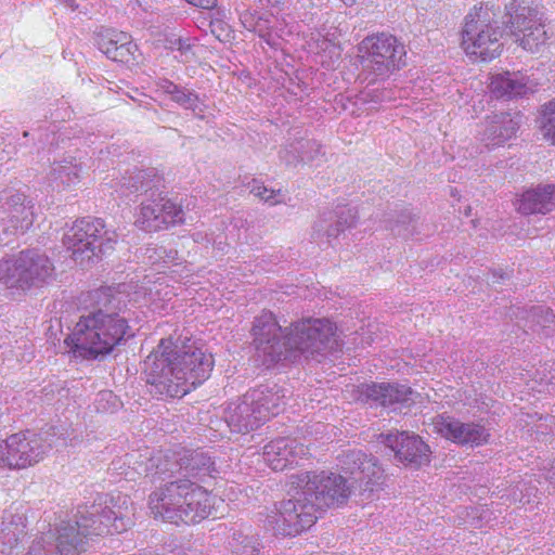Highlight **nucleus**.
I'll return each instance as SVG.
<instances>
[{"mask_svg":"<svg viewBox=\"0 0 555 555\" xmlns=\"http://www.w3.org/2000/svg\"><path fill=\"white\" fill-rule=\"evenodd\" d=\"M64 4H65V7L69 8L72 11H75L78 8L75 0H64Z\"/></svg>","mask_w":555,"mask_h":555,"instance_id":"obj_39","label":"nucleus"},{"mask_svg":"<svg viewBox=\"0 0 555 555\" xmlns=\"http://www.w3.org/2000/svg\"><path fill=\"white\" fill-rule=\"evenodd\" d=\"M383 442L396 454L399 462L420 467L429 462V447L416 435L406 431L380 434Z\"/></svg>","mask_w":555,"mask_h":555,"instance_id":"obj_17","label":"nucleus"},{"mask_svg":"<svg viewBox=\"0 0 555 555\" xmlns=\"http://www.w3.org/2000/svg\"><path fill=\"white\" fill-rule=\"evenodd\" d=\"M163 182V177L155 168L137 170L122 178L124 195L137 193L145 196L135 220V224L144 231L156 232L184 221L181 206L167 198L160 191Z\"/></svg>","mask_w":555,"mask_h":555,"instance_id":"obj_7","label":"nucleus"},{"mask_svg":"<svg viewBox=\"0 0 555 555\" xmlns=\"http://www.w3.org/2000/svg\"><path fill=\"white\" fill-rule=\"evenodd\" d=\"M338 461L341 469L350 475L351 486L345 477L330 472H305L293 481L304 490V494L308 495L319 512L346 503L353 485L363 491H373L384 478L378 460L361 450L344 452Z\"/></svg>","mask_w":555,"mask_h":555,"instance_id":"obj_4","label":"nucleus"},{"mask_svg":"<svg viewBox=\"0 0 555 555\" xmlns=\"http://www.w3.org/2000/svg\"><path fill=\"white\" fill-rule=\"evenodd\" d=\"M240 21L244 28L258 34L269 47L279 49L281 47V37L272 30L270 21L257 11L245 9L240 12Z\"/></svg>","mask_w":555,"mask_h":555,"instance_id":"obj_27","label":"nucleus"},{"mask_svg":"<svg viewBox=\"0 0 555 555\" xmlns=\"http://www.w3.org/2000/svg\"><path fill=\"white\" fill-rule=\"evenodd\" d=\"M431 425L435 433L461 446L479 447L490 439L489 429L485 426L474 422L463 423L449 415H437Z\"/></svg>","mask_w":555,"mask_h":555,"instance_id":"obj_16","label":"nucleus"},{"mask_svg":"<svg viewBox=\"0 0 555 555\" xmlns=\"http://www.w3.org/2000/svg\"><path fill=\"white\" fill-rule=\"evenodd\" d=\"M301 155H315V152L312 150H304V153H300Z\"/></svg>","mask_w":555,"mask_h":555,"instance_id":"obj_42","label":"nucleus"},{"mask_svg":"<svg viewBox=\"0 0 555 555\" xmlns=\"http://www.w3.org/2000/svg\"><path fill=\"white\" fill-rule=\"evenodd\" d=\"M503 28L492 7H474L465 16L462 29V47L465 53L482 62L498 57L503 48Z\"/></svg>","mask_w":555,"mask_h":555,"instance_id":"obj_8","label":"nucleus"},{"mask_svg":"<svg viewBox=\"0 0 555 555\" xmlns=\"http://www.w3.org/2000/svg\"><path fill=\"white\" fill-rule=\"evenodd\" d=\"M547 479L555 482V462L552 464V467L546 476Z\"/></svg>","mask_w":555,"mask_h":555,"instance_id":"obj_40","label":"nucleus"},{"mask_svg":"<svg viewBox=\"0 0 555 555\" xmlns=\"http://www.w3.org/2000/svg\"><path fill=\"white\" fill-rule=\"evenodd\" d=\"M80 164L74 157L68 156L53 163L49 179L53 188L66 189L80 181Z\"/></svg>","mask_w":555,"mask_h":555,"instance_id":"obj_28","label":"nucleus"},{"mask_svg":"<svg viewBox=\"0 0 555 555\" xmlns=\"http://www.w3.org/2000/svg\"><path fill=\"white\" fill-rule=\"evenodd\" d=\"M506 15L513 36L525 50L534 52L545 43L546 31L533 0H512L506 5Z\"/></svg>","mask_w":555,"mask_h":555,"instance_id":"obj_14","label":"nucleus"},{"mask_svg":"<svg viewBox=\"0 0 555 555\" xmlns=\"http://www.w3.org/2000/svg\"><path fill=\"white\" fill-rule=\"evenodd\" d=\"M555 209V184H540L527 190L519 199L518 210L524 215H546Z\"/></svg>","mask_w":555,"mask_h":555,"instance_id":"obj_25","label":"nucleus"},{"mask_svg":"<svg viewBox=\"0 0 555 555\" xmlns=\"http://www.w3.org/2000/svg\"><path fill=\"white\" fill-rule=\"evenodd\" d=\"M540 128L543 137L555 144V100H552L542 106Z\"/></svg>","mask_w":555,"mask_h":555,"instance_id":"obj_33","label":"nucleus"},{"mask_svg":"<svg viewBox=\"0 0 555 555\" xmlns=\"http://www.w3.org/2000/svg\"><path fill=\"white\" fill-rule=\"evenodd\" d=\"M156 86L164 93L168 94L170 96V99H172V96L176 94V91H178L179 88L181 87L166 78L159 79L156 82Z\"/></svg>","mask_w":555,"mask_h":555,"instance_id":"obj_36","label":"nucleus"},{"mask_svg":"<svg viewBox=\"0 0 555 555\" xmlns=\"http://www.w3.org/2000/svg\"><path fill=\"white\" fill-rule=\"evenodd\" d=\"M531 314L538 319V323L546 326L550 323H555V314L553 311L544 306H535L531 308Z\"/></svg>","mask_w":555,"mask_h":555,"instance_id":"obj_35","label":"nucleus"},{"mask_svg":"<svg viewBox=\"0 0 555 555\" xmlns=\"http://www.w3.org/2000/svg\"><path fill=\"white\" fill-rule=\"evenodd\" d=\"M102 397H103V399H106L108 397H112V393L111 392H104V393H102Z\"/></svg>","mask_w":555,"mask_h":555,"instance_id":"obj_43","label":"nucleus"},{"mask_svg":"<svg viewBox=\"0 0 555 555\" xmlns=\"http://www.w3.org/2000/svg\"><path fill=\"white\" fill-rule=\"evenodd\" d=\"M249 192L256 197L260 198L261 201L270 205H276L278 203L282 202V199L280 198V190H270L258 181H253V183L249 185Z\"/></svg>","mask_w":555,"mask_h":555,"instance_id":"obj_34","label":"nucleus"},{"mask_svg":"<svg viewBox=\"0 0 555 555\" xmlns=\"http://www.w3.org/2000/svg\"><path fill=\"white\" fill-rule=\"evenodd\" d=\"M335 325L327 319L307 318L282 328L272 312L255 318L251 335L256 358L266 367L280 361L314 358L335 343Z\"/></svg>","mask_w":555,"mask_h":555,"instance_id":"obj_2","label":"nucleus"},{"mask_svg":"<svg viewBox=\"0 0 555 555\" xmlns=\"http://www.w3.org/2000/svg\"><path fill=\"white\" fill-rule=\"evenodd\" d=\"M99 50L115 62L129 63L135 60L137 44L129 34L116 29H104L98 34Z\"/></svg>","mask_w":555,"mask_h":555,"instance_id":"obj_21","label":"nucleus"},{"mask_svg":"<svg viewBox=\"0 0 555 555\" xmlns=\"http://www.w3.org/2000/svg\"><path fill=\"white\" fill-rule=\"evenodd\" d=\"M318 513L312 501L298 488L292 499L274 503L266 516L264 528L275 535L295 537L317 521Z\"/></svg>","mask_w":555,"mask_h":555,"instance_id":"obj_10","label":"nucleus"},{"mask_svg":"<svg viewBox=\"0 0 555 555\" xmlns=\"http://www.w3.org/2000/svg\"><path fill=\"white\" fill-rule=\"evenodd\" d=\"M28 135H29V132H28V131H24V132H23V137H24V138H27Z\"/></svg>","mask_w":555,"mask_h":555,"instance_id":"obj_46","label":"nucleus"},{"mask_svg":"<svg viewBox=\"0 0 555 555\" xmlns=\"http://www.w3.org/2000/svg\"><path fill=\"white\" fill-rule=\"evenodd\" d=\"M162 253H165V249H164V248H160V249H159V254H162ZM159 258H162V255H159Z\"/></svg>","mask_w":555,"mask_h":555,"instance_id":"obj_47","label":"nucleus"},{"mask_svg":"<svg viewBox=\"0 0 555 555\" xmlns=\"http://www.w3.org/2000/svg\"><path fill=\"white\" fill-rule=\"evenodd\" d=\"M176 44H178V50L180 51L181 53V56H184V59H182V61H189V54L191 53V46L183 39L179 38L177 41H176Z\"/></svg>","mask_w":555,"mask_h":555,"instance_id":"obj_37","label":"nucleus"},{"mask_svg":"<svg viewBox=\"0 0 555 555\" xmlns=\"http://www.w3.org/2000/svg\"><path fill=\"white\" fill-rule=\"evenodd\" d=\"M75 525L66 524L57 530V535L44 534L33 542L26 555H77L83 551L85 539L91 535L114 534L125 531L132 522L129 512L115 511L109 506L90 513L81 512Z\"/></svg>","mask_w":555,"mask_h":555,"instance_id":"obj_6","label":"nucleus"},{"mask_svg":"<svg viewBox=\"0 0 555 555\" xmlns=\"http://www.w3.org/2000/svg\"><path fill=\"white\" fill-rule=\"evenodd\" d=\"M335 221L327 224L326 220H319L314 227V233L320 236H326L327 240L336 238L346 229L354 225L357 211L353 207H340L335 211Z\"/></svg>","mask_w":555,"mask_h":555,"instance_id":"obj_29","label":"nucleus"},{"mask_svg":"<svg viewBox=\"0 0 555 555\" xmlns=\"http://www.w3.org/2000/svg\"><path fill=\"white\" fill-rule=\"evenodd\" d=\"M146 472L152 482H160L149 498L155 518L191 525L210 515L215 496L197 483L215 472V463L208 454L198 450L159 452L149 460Z\"/></svg>","mask_w":555,"mask_h":555,"instance_id":"obj_1","label":"nucleus"},{"mask_svg":"<svg viewBox=\"0 0 555 555\" xmlns=\"http://www.w3.org/2000/svg\"><path fill=\"white\" fill-rule=\"evenodd\" d=\"M214 359L203 346L190 338L162 339L144 361L151 392L181 398L210 375Z\"/></svg>","mask_w":555,"mask_h":555,"instance_id":"obj_3","label":"nucleus"},{"mask_svg":"<svg viewBox=\"0 0 555 555\" xmlns=\"http://www.w3.org/2000/svg\"><path fill=\"white\" fill-rule=\"evenodd\" d=\"M491 94L496 99H513L527 93L528 80L520 72H503L491 77Z\"/></svg>","mask_w":555,"mask_h":555,"instance_id":"obj_26","label":"nucleus"},{"mask_svg":"<svg viewBox=\"0 0 555 555\" xmlns=\"http://www.w3.org/2000/svg\"><path fill=\"white\" fill-rule=\"evenodd\" d=\"M53 272L50 259L36 249L22 250L16 256L0 260V282L11 288L39 286L48 282Z\"/></svg>","mask_w":555,"mask_h":555,"instance_id":"obj_13","label":"nucleus"},{"mask_svg":"<svg viewBox=\"0 0 555 555\" xmlns=\"http://www.w3.org/2000/svg\"><path fill=\"white\" fill-rule=\"evenodd\" d=\"M229 546L232 555H257L259 552L256 538L243 532H234Z\"/></svg>","mask_w":555,"mask_h":555,"instance_id":"obj_32","label":"nucleus"},{"mask_svg":"<svg viewBox=\"0 0 555 555\" xmlns=\"http://www.w3.org/2000/svg\"><path fill=\"white\" fill-rule=\"evenodd\" d=\"M184 109L191 111L194 116L203 118V114L207 107L205 101L194 91L180 87L171 99Z\"/></svg>","mask_w":555,"mask_h":555,"instance_id":"obj_31","label":"nucleus"},{"mask_svg":"<svg viewBox=\"0 0 555 555\" xmlns=\"http://www.w3.org/2000/svg\"><path fill=\"white\" fill-rule=\"evenodd\" d=\"M0 225L4 233L26 231L34 223L33 199L21 190L7 188L0 192Z\"/></svg>","mask_w":555,"mask_h":555,"instance_id":"obj_15","label":"nucleus"},{"mask_svg":"<svg viewBox=\"0 0 555 555\" xmlns=\"http://www.w3.org/2000/svg\"><path fill=\"white\" fill-rule=\"evenodd\" d=\"M25 535V525L21 516L13 517L11 521H2L0 526V555H12L14 547Z\"/></svg>","mask_w":555,"mask_h":555,"instance_id":"obj_30","label":"nucleus"},{"mask_svg":"<svg viewBox=\"0 0 555 555\" xmlns=\"http://www.w3.org/2000/svg\"><path fill=\"white\" fill-rule=\"evenodd\" d=\"M224 421L232 431L238 434H246L263 424L261 420H258L255 405L247 401L246 393L228 405Z\"/></svg>","mask_w":555,"mask_h":555,"instance_id":"obj_23","label":"nucleus"},{"mask_svg":"<svg viewBox=\"0 0 555 555\" xmlns=\"http://www.w3.org/2000/svg\"><path fill=\"white\" fill-rule=\"evenodd\" d=\"M367 400L396 411L398 404H409L413 402V390L405 385L398 384H371L365 385L362 391Z\"/></svg>","mask_w":555,"mask_h":555,"instance_id":"obj_22","label":"nucleus"},{"mask_svg":"<svg viewBox=\"0 0 555 555\" xmlns=\"http://www.w3.org/2000/svg\"><path fill=\"white\" fill-rule=\"evenodd\" d=\"M346 5H352L358 2V0H341Z\"/></svg>","mask_w":555,"mask_h":555,"instance_id":"obj_41","label":"nucleus"},{"mask_svg":"<svg viewBox=\"0 0 555 555\" xmlns=\"http://www.w3.org/2000/svg\"><path fill=\"white\" fill-rule=\"evenodd\" d=\"M56 427L40 434H14L0 441V467L21 469L41 461L53 446H66L65 438L56 437Z\"/></svg>","mask_w":555,"mask_h":555,"instance_id":"obj_9","label":"nucleus"},{"mask_svg":"<svg viewBox=\"0 0 555 555\" xmlns=\"http://www.w3.org/2000/svg\"><path fill=\"white\" fill-rule=\"evenodd\" d=\"M521 122L518 113L500 112L488 116L485 121V129L480 133V140L488 146L503 145L515 137Z\"/></svg>","mask_w":555,"mask_h":555,"instance_id":"obj_20","label":"nucleus"},{"mask_svg":"<svg viewBox=\"0 0 555 555\" xmlns=\"http://www.w3.org/2000/svg\"><path fill=\"white\" fill-rule=\"evenodd\" d=\"M324 155L323 146L318 141L304 138L287 144L279 152L281 162L287 167L322 160Z\"/></svg>","mask_w":555,"mask_h":555,"instance_id":"obj_24","label":"nucleus"},{"mask_svg":"<svg viewBox=\"0 0 555 555\" xmlns=\"http://www.w3.org/2000/svg\"><path fill=\"white\" fill-rule=\"evenodd\" d=\"M359 51L363 52L361 61L363 70L369 76H373L372 81L385 79L405 65L404 44L387 33L365 37L359 44Z\"/></svg>","mask_w":555,"mask_h":555,"instance_id":"obj_11","label":"nucleus"},{"mask_svg":"<svg viewBox=\"0 0 555 555\" xmlns=\"http://www.w3.org/2000/svg\"><path fill=\"white\" fill-rule=\"evenodd\" d=\"M100 308L80 317L65 343L76 358L96 359L111 353L134 334L128 324L127 311L118 308L120 299L109 288L92 293Z\"/></svg>","mask_w":555,"mask_h":555,"instance_id":"obj_5","label":"nucleus"},{"mask_svg":"<svg viewBox=\"0 0 555 555\" xmlns=\"http://www.w3.org/2000/svg\"><path fill=\"white\" fill-rule=\"evenodd\" d=\"M287 390L276 384L261 385L246 392L248 402L255 405L262 423L284 411Z\"/></svg>","mask_w":555,"mask_h":555,"instance_id":"obj_19","label":"nucleus"},{"mask_svg":"<svg viewBox=\"0 0 555 555\" xmlns=\"http://www.w3.org/2000/svg\"><path fill=\"white\" fill-rule=\"evenodd\" d=\"M308 454V448L294 438L281 437L270 441L263 448V461L273 470H284L297 465Z\"/></svg>","mask_w":555,"mask_h":555,"instance_id":"obj_18","label":"nucleus"},{"mask_svg":"<svg viewBox=\"0 0 555 555\" xmlns=\"http://www.w3.org/2000/svg\"><path fill=\"white\" fill-rule=\"evenodd\" d=\"M63 243L72 250L75 260L79 257L81 260H90L113 250L117 243V234L115 231L106 230L102 219L86 217L74 222L64 234Z\"/></svg>","mask_w":555,"mask_h":555,"instance_id":"obj_12","label":"nucleus"},{"mask_svg":"<svg viewBox=\"0 0 555 555\" xmlns=\"http://www.w3.org/2000/svg\"><path fill=\"white\" fill-rule=\"evenodd\" d=\"M63 119L65 118H70V114L68 112H66L63 116H62Z\"/></svg>","mask_w":555,"mask_h":555,"instance_id":"obj_44","label":"nucleus"},{"mask_svg":"<svg viewBox=\"0 0 555 555\" xmlns=\"http://www.w3.org/2000/svg\"><path fill=\"white\" fill-rule=\"evenodd\" d=\"M403 218L404 219L402 221H399L398 223H404L405 219H409V221H412V218L410 216H404ZM393 231L396 232V234L403 236V237H406L408 235L412 234V232H410L408 229L402 230L400 224H397L396 228L393 229Z\"/></svg>","mask_w":555,"mask_h":555,"instance_id":"obj_38","label":"nucleus"},{"mask_svg":"<svg viewBox=\"0 0 555 555\" xmlns=\"http://www.w3.org/2000/svg\"><path fill=\"white\" fill-rule=\"evenodd\" d=\"M324 46H327V41L326 40L322 41L321 49H325Z\"/></svg>","mask_w":555,"mask_h":555,"instance_id":"obj_45","label":"nucleus"}]
</instances>
